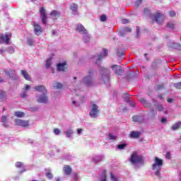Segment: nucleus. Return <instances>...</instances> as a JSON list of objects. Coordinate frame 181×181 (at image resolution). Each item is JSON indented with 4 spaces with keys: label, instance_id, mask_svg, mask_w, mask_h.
<instances>
[{
    "label": "nucleus",
    "instance_id": "nucleus-38",
    "mask_svg": "<svg viewBox=\"0 0 181 181\" xmlns=\"http://www.w3.org/2000/svg\"><path fill=\"white\" fill-rule=\"evenodd\" d=\"M74 132V131H73V129H69L68 130L66 131V135L70 136V135L73 134Z\"/></svg>",
    "mask_w": 181,
    "mask_h": 181
},
{
    "label": "nucleus",
    "instance_id": "nucleus-62",
    "mask_svg": "<svg viewBox=\"0 0 181 181\" xmlns=\"http://www.w3.org/2000/svg\"><path fill=\"white\" fill-rule=\"evenodd\" d=\"M109 139L110 140L115 139V136H110Z\"/></svg>",
    "mask_w": 181,
    "mask_h": 181
},
{
    "label": "nucleus",
    "instance_id": "nucleus-11",
    "mask_svg": "<svg viewBox=\"0 0 181 181\" xmlns=\"http://www.w3.org/2000/svg\"><path fill=\"white\" fill-rule=\"evenodd\" d=\"M16 125L18 127H23V128H28L29 126V121L28 120H23L20 119H17L15 120Z\"/></svg>",
    "mask_w": 181,
    "mask_h": 181
},
{
    "label": "nucleus",
    "instance_id": "nucleus-37",
    "mask_svg": "<svg viewBox=\"0 0 181 181\" xmlns=\"http://www.w3.org/2000/svg\"><path fill=\"white\" fill-rule=\"evenodd\" d=\"M174 87L178 90H181V82L174 83Z\"/></svg>",
    "mask_w": 181,
    "mask_h": 181
},
{
    "label": "nucleus",
    "instance_id": "nucleus-46",
    "mask_svg": "<svg viewBox=\"0 0 181 181\" xmlns=\"http://www.w3.org/2000/svg\"><path fill=\"white\" fill-rule=\"evenodd\" d=\"M141 4H142V0H137L135 2V5H136V6H139V5H141Z\"/></svg>",
    "mask_w": 181,
    "mask_h": 181
},
{
    "label": "nucleus",
    "instance_id": "nucleus-12",
    "mask_svg": "<svg viewBox=\"0 0 181 181\" xmlns=\"http://www.w3.org/2000/svg\"><path fill=\"white\" fill-rule=\"evenodd\" d=\"M33 26L35 35H36L37 36H40V35H42L43 29L42 28L40 25L39 23H34Z\"/></svg>",
    "mask_w": 181,
    "mask_h": 181
},
{
    "label": "nucleus",
    "instance_id": "nucleus-30",
    "mask_svg": "<svg viewBox=\"0 0 181 181\" xmlns=\"http://www.w3.org/2000/svg\"><path fill=\"white\" fill-rule=\"evenodd\" d=\"M1 122H3V124H4L6 127H8V125L6 124V123L8 122V117L2 116Z\"/></svg>",
    "mask_w": 181,
    "mask_h": 181
},
{
    "label": "nucleus",
    "instance_id": "nucleus-57",
    "mask_svg": "<svg viewBox=\"0 0 181 181\" xmlns=\"http://www.w3.org/2000/svg\"><path fill=\"white\" fill-rule=\"evenodd\" d=\"M160 88H163V85L158 86L157 90H160Z\"/></svg>",
    "mask_w": 181,
    "mask_h": 181
},
{
    "label": "nucleus",
    "instance_id": "nucleus-14",
    "mask_svg": "<svg viewBox=\"0 0 181 181\" xmlns=\"http://www.w3.org/2000/svg\"><path fill=\"white\" fill-rule=\"evenodd\" d=\"M64 173L66 176H70L71 175V172H73V169L70 165H65L63 168Z\"/></svg>",
    "mask_w": 181,
    "mask_h": 181
},
{
    "label": "nucleus",
    "instance_id": "nucleus-39",
    "mask_svg": "<svg viewBox=\"0 0 181 181\" xmlns=\"http://www.w3.org/2000/svg\"><path fill=\"white\" fill-rule=\"evenodd\" d=\"M110 178L112 181H118V178L112 173H110Z\"/></svg>",
    "mask_w": 181,
    "mask_h": 181
},
{
    "label": "nucleus",
    "instance_id": "nucleus-13",
    "mask_svg": "<svg viewBox=\"0 0 181 181\" xmlns=\"http://www.w3.org/2000/svg\"><path fill=\"white\" fill-rule=\"evenodd\" d=\"M112 70H113V71L116 74H118L119 76H121V74H122V73H124V70L122 69H121V67L119 66L118 65H113L112 66Z\"/></svg>",
    "mask_w": 181,
    "mask_h": 181
},
{
    "label": "nucleus",
    "instance_id": "nucleus-18",
    "mask_svg": "<svg viewBox=\"0 0 181 181\" xmlns=\"http://www.w3.org/2000/svg\"><path fill=\"white\" fill-rule=\"evenodd\" d=\"M66 64H67L66 63V62L58 64H57L58 71H65Z\"/></svg>",
    "mask_w": 181,
    "mask_h": 181
},
{
    "label": "nucleus",
    "instance_id": "nucleus-55",
    "mask_svg": "<svg viewBox=\"0 0 181 181\" xmlns=\"http://www.w3.org/2000/svg\"><path fill=\"white\" fill-rule=\"evenodd\" d=\"M82 132H83V129H77V134H78V135H80V134H81Z\"/></svg>",
    "mask_w": 181,
    "mask_h": 181
},
{
    "label": "nucleus",
    "instance_id": "nucleus-15",
    "mask_svg": "<svg viewBox=\"0 0 181 181\" xmlns=\"http://www.w3.org/2000/svg\"><path fill=\"white\" fill-rule=\"evenodd\" d=\"M35 91H38L39 93H42V94H47V89L45 86H38L34 88Z\"/></svg>",
    "mask_w": 181,
    "mask_h": 181
},
{
    "label": "nucleus",
    "instance_id": "nucleus-56",
    "mask_svg": "<svg viewBox=\"0 0 181 181\" xmlns=\"http://www.w3.org/2000/svg\"><path fill=\"white\" fill-rule=\"evenodd\" d=\"M149 12V8H144V13H148Z\"/></svg>",
    "mask_w": 181,
    "mask_h": 181
},
{
    "label": "nucleus",
    "instance_id": "nucleus-63",
    "mask_svg": "<svg viewBox=\"0 0 181 181\" xmlns=\"http://www.w3.org/2000/svg\"><path fill=\"white\" fill-rule=\"evenodd\" d=\"M2 81H4V79L0 77V83H2Z\"/></svg>",
    "mask_w": 181,
    "mask_h": 181
},
{
    "label": "nucleus",
    "instance_id": "nucleus-16",
    "mask_svg": "<svg viewBox=\"0 0 181 181\" xmlns=\"http://www.w3.org/2000/svg\"><path fill=\"white\" fill-rule=\"evenodd\" d=\"M76 32H78L81 35H83L84 33H87V30L84 28V26L81 24H77L76 25Z\"/></svg>",
    "mask_w": 181,
    "mask_h": 181
},
{
    "label": "nucleus",
    "instance_id": "nucleus-45",
    "mask_svg": "<svg viewBox=\"0 0 181 181\" xmlns=\"http://www.w3.org/2000/svg\"><path fill=\"white\" fill-rule=\"evenodd\" d=\"M122 23H123V25H127V23H129V20L124 18L122 20Z\"/></svg>",
    "mask_w": 181,
    "mask_h": 181
},
{
    "label": "nucleus",
    "instance_id": "nucleus-34",
    "mask_svg": "<svg viewBox=\"0 0 181 181\" xmlns=\"http://www.w3.org/2000/svg\"><path fill=\"white\" fill-rule=\"evenodd\" d=\"M45 175H46V177H47V179H49V180L53 179V174H52V173L50 172L47 173Z\"/></svg>",
    "mask_w": 181,
    "mask_h": 181
},
{
    "label": "nucleus",
    "instance_id": "nucleus-53",
    "mask_svg": "<svg viewBox=\"0 0 181 181\" xmlns=\"http://www.w3.org/2000/svg\"><path fill=\"white\" fill-rule=\"evenodd\" d=\"M167 119L166 117H163L161 119V123L162 124H165L166 122Z\"/></svg>",
    "mask_w": 181,
    "mask_h": 181
},
{
    "label": "nucleus",
    "instance_id": "nucleus-52",
    "mask_svg": "<svg viewBox=\"0 0 181 181\" xmlns=\"http://www.w3.org/2000/svg\"><path fill=\"white\" fill-rule=\"evenodd\" d=\"M133 121L134 122H137V121H138V116H134L133 117Z\"/></svg>",
    "mask_w": 181,
    "mask_h": 181
},
{
    "label": "nucleus",
    "instance_id": "nucleus-27",
    "mask_svg": "<svg viewBox=\"0 0 181 181\" xmlns=\"http://www.w3.org/2000/svg\"><path fill=\"white\" fill-rule=\"evenodd\" d=\"M101 181H107V170H103L101 175Z\"/></svg>",
    "mask_w": 181,
    "mask_h": 181
},
{
    "label": "nucleus",
    "instance_id": "nucleus-47",
    "mask_svg": "<svg viewBox=\"0 0 181 181\" xmlns=\"http://www.w3.org/2000/svg\"><path fill=\"white\" fill-rule=\"evenodd\" d=\"M169 15H170V16H175L176 13L174 11H171L169 12Z\"/></svg>",
    "mask_w": 181,
    "mask_h": 181
},
{
    "label": "nucleus",
    "instance_id": "nucleus-48",
    "mask_svg": "<svg viewBox=\"0 0 181 181\" xmlns=\"http://www.w3.org/2000/svg\"><path fill=\"white\" fill-rule=\"evenodd\" d=\"M21 97L22 98H25V97H26V95H28V93L26 91H24L21 93Z\"/></svg>",
    "mask_w": 181,
    "mask_h": 181
},
{
    "label": "nucleus",
    "instance_id": "nucleus-23",
    "mask_svg": "<svg viewBox=\"0 0 181 181\" xmlns=\"http://www.w3.org/2000/svg\"><path fill=\"white\" fill-rule=\"evenodd\" d=\"M169 46H170V47H172L173 49H179L181 47L180 44L176 43V42H171L169 45Z\"/></svg>",
    "mask_w": 181,
    "mask_h": 181
},
{
    "label": "nucleus",
    "instance_id": "nucleus-17",
    "mask_svg": "<svg viewBox=\"0 0 181 181\" xmlns=\"http://www.w3.org/2000/svg\"><path fill=\"white\" fill-rule=\"evenodd\" d=\"M156 111L162 112L164 114H168V109L163 107V106L160 104L156 105Z\"/></svg>",
    "mask_w": 181,
    "mask_h": 181
},
{
    "label": "nucleus",
    "instance_id": "nucleus-35",
    "mask_svg": "<svg viewBox=\"0 0 181 181\" xmlns=\"http://www.w3.org/2000/svg\"><path fill=\"white\" fill-rule=\"evenodd\" d=\"M63 87V85L60 83H55L54 85V88H62Z\"/></svg>",
    "mask_w": 181,
    "mask_h": 181
},
{
    "label": "nucleus",
    "instance_id": "nucleus-49",
    "mask_svg": "<svg viewBox=\"0 0 181 181\" xmlns=\"http://www.w3.org/2000/svg\"><path fill=\"white\" fill-rule=\"evenodd\" d=\"M74 93L76 95H78V93H81V90H80V89H75V90H74Z\"/></svg>",
    "mask_w": 181,
    "mask_h": 181
},
{
    "label": "nucleus",
    "instance_id": "nucleus-33",
    "mask_svg": "<svg viewBox=\"0 0 181 181\" xmlns=\"http://www.w3.org/2000/svg\"><path fill=\"white\" fill-rule=\"evenodd\" d=\"M7 50H8V53H10L11 54H12V53L15 52V48L13 46L8 47Z\"/></svg>",
    "mask_w": 181,
    "mask_h": 181
},
{
    "label": "nucleus",
    "instance_id": "nucleus-7",
    "mask_svg": "<svg viewBox=\"0 0 181 181\" xmlns=\"http://www.w3.org/2000/svg\"><path fill=\"white\" fill-rule=\"evenodd\" d=\"M108 54V50L104 49L103 52L100 53V55H95L93 57V60L95 62L96 64H98V62L100 60H102V59H104V57H106Z\"/></svg>",
    "mask_w": 181,
    "mask_h": 181
},
{
    "label": "nucleus",
    "instance_id": "nucleus-43",
    "mask_svg": "<svg viewBox=\"0 0 181 181\" xmlns=\"http://www.w3.org/2000/svg\"><path fill=\"white\" fill-rule=\"evenodd\" d=\"M54 134L55 135H60V129H54Z\"/></svg>",
    "mask_w": 181,
    "mask_h": 181
},
{
    "label": "nucleus",
    "instance_id": "nucleus-51",
    "mask_svg": "<svg viewBox=\"0 0 181 181\" xmlns=\"http://www.w3.org/2000/svg\"><path fill=\"white\" fill-rule=\"evenodd\" d=\"M124 32H131V28L127 27L124 29Z\"/></svg>",
    "mask_w": 181,
    "mask_h": 181
},
{
    "label": "nucleus",
    "instance_id": "nucleus-64",
    "mask_svg": "<svg viewBox=\"0 0 181 181\" xmlns=\"http://www.w3.org/2000/svg\"><path fill=\"white\" fill-rule=\"evenodd\" d=\"M57 181H61L60 178H57Z\"/></svg>",
    "mask_w": 181,
    "mask_h": 181
},
{
    "label": "nucleus",
    "instance_id": "nucleus-31",
    "mask_svg": "<svg viewBox=\"0 0 181 181\" xmlns=\"http://www.w3.org/2000/svg\"><path fill=\"white\" fill-rule=\"evenodd\" d=\"M167 28H169L170 29H175V24L173 22L170 21L167 23Z\"/></svg>",
    "mask_w": 181,
    "mask_h": 181
},
{
    "label": "nucleus",
    "instance_id": "nucleus-60",
    "mask_svg": "<svg viewBox=\"0 0 181 181\" xmlns=\"http://www.w3.org/2000/svg\"><path fill=\"white\" fill-rule=\"evenodd\" d=\"M136 33H139V27L136 28Z\"/></svg>",
    "mask_w": 181,
    "mask_h": 181
},
{
    "label": "nucleus",
    "instance_id": "nucleus-61",
    "mask_svg": "<svg viewBox=\"0 0 181 181\" xmlns=\"http://www.w3.org/2000/svg\"><path fill=\"white\" fill-rule=\"evenodd\" d=\"M158 98H160V100H163V97L162 96V95H159Z\"/></svg>",
    "mask_w": 181,
    "mask_h": 181
},
{
    "label": "nucleus",
    "instance_id": "nucleus-4",
    "mask_svg": "<svg viewBox=\"0 0 181 181\" xmlns=\"http://www.w3.org/2000/svg\"><path fill=\"white\" fill-rule=\"evenodd\" d=\"M129 161L132 165H136V163H144V158L141 156L138 155V152L134 151L132 153L129 158Z\"/></svg>",
    "mask_w": 181,
    "mask_h": 181
},
{
    "label": "nucleus",
    "instance_id": "nucleus-2",
    "mask_svg": "<svg viewBox=\"0 0 181 181\" xmlns=\"http://www.w3.org/2000/svg\"><path fill=\"white\" fill-rule=\"evenodd\" d=\"M162 166H163V160L162 159L155 157L154 163L152 165L153 170H155L156 176H160V170H162Z\"/></svg>",
    "mask_w": 181,
    "mask_h": 181
},
{
    "label": "nucleus",
    "instance_id": "nucleus-10",
    "mask_svg": "<svg viewBox=\"0 0 181 181\" xmlns=\"http://www.w3.org/2000/svg\"><path fill=\"white\" fill-rule=\"evenodd\" d=\"M40 13L43 25H46L47 23V16L46 15V10L43 7L40 8Z\"/></svg>",
    "mask_w": 181,
    "mask_h": 181
},
{
    "label": "nucleus",
    "instance_id": "nucleus-3",
    "mask_svg": "<svg viewBox=\"0 0 181 181\" xmlns=\"http://www.w3.org/2000/svg\"><path fill=\"white\" fill-rule=\"evenodd\" d=\"M100 81H103L105 84H107L110 81V74H111V71L107 68L100 67Z\"/></svg>",
    "mask_w": 181,
    "mask_h": 181
},
{
    "label": "nucleus",
    "instance_id": "nucleus-28",
    "mask_svg": "<svg viewBox=\"0 0 181 181\" xmlns=\"http://www.w3.org/2000/svg\"><path fill=\"white\" fill-rule=\"evenodd\" d=\"M142 134L140 132H132L129 136H141Z\"/></svg>",
    "mask_w": 181,
    "mask_h": 181
},
{
    "label": "nucleus",
    "instance_id": "nucleus-19",
    "mask_svg": "<svg viewBox=\"0 0 181 181\" xmlns=\"http://www.w3.org/2000/svg\"><path fill=\"white\" fill-rule=\"evenodd\" d=\"M6 97H8V94L6 92L3 90H0V101L2 103L4 101H6Z\"/></svg>",
    "mask_w": 181,
    "mask_h": 181
},
{
    "label": "nucleus",
    "instance_id": "nucleus-50",
    "mask_svg": "<svg viewBox=\"0 0 181 181\" xmlns=\"http://www.w3.org/2000/svg\"><path fill=\"white\" fill-rule=\"evenodd\" d=\"M165 158H167V159H170V152L166 153Z\"/></svg>",
    "mask_w": 181,
    "mask_h": 181
},
{
    "label": "nucleus",
    "instance_id": "nucleus-42",
    "mask_svg": "<svg viewBox=\"0 0 181 181\" xmlns=\"http://www.w3.org/2000/svg\"><path fill=\"white\" fill-rule=\"evenodd\" d=\"M100 22H105V21H107V16H105V15H102L100 16Z\"/></svg>",
    "mask_w": 181,
    "mask_h": 181
},
{
    "label": "nucleus",
    "instance_id": "nucleus-25",
    "mask_svg": "<svg viewBox=\"0 0 181 181\" xmlns=\"http://www.w3.org/2000/svg\"><path fill=\"white\" fill-rule=\"evenodd\" d=\"M140 103H141V104H143V105H144V107H150L151 104L149 103H148V101H146L144 98H141L139 99Z\"/></svg>",
    "mask_w": 181,
    "mask_h": 181
},
{
    "label": "nucleus",
    "instance_id": "nucleus-22",
    "mask_svg": "<svg viewBox=\"0 0 181 181\" xmlns=\"http://www.w3.org/2000/svg\"><path fill=\"white\" fill-rule=\"evenodd\" d=\"M83 35V40L85 43H88V42H90V35H88V33H84V34H82Z\"/></svg>",
    "mask_w": 181,
    "mask_h": 181
},
{
    "label": "nucleus",
    "instance_id": "nucleus-26",
    "mask_svg": "<svg viewBox=\"0 0 181 181\" xmlns=\"http://www.w3.org/2000/svg\"><path fill=\"white\" fill-rule=\"evenodd\" d=\"M14 115L18 118H23L25 117V112L17 111L14 112Z\"/></svg>",
    "mask_w": 181,
    "mask_h": 181
},
{
    "label": "nucleus",
    "instance_id": "nucleus-41",
    "mask_svg": "<svg viewBox=\"0 0 181 181\" xmlns=\"http://www.w3.org/2000/svg\"><path fill=\"white\" fill-rule=\"evenodd\" d=\"M127 146V144H122L117 146L118 149H124Z\"/></svg>",
    "mask_w": 181,
    "mask_h": 181
},
{
    "label": "nucleus",
    "instance_id": "nucleus-29",
    "mask_svg": "<svg viewBox=\"0 0 181 181\" xmlns=\"http://www.w3.org/2000/svg\"><path fill=\"white\" fill-rule=\"evenodd\" d=\"M50 66H52V58H49L48 59H47V62L45 63L46 69H50Z\"/></svg>",
    "mask_w": 181,
    "mask_h": 181
},
{
    "label": "nucleus",
    "instance_id": "nucleus-20",
    "mask_svg": "<svg viewBox=\"0 0 181 181\" xmlns=\"http://www.w3.org/2000/svg\"><path fill=\"white\" fill-rule=\"evenodd\" d=\"M21 75L23 76V77L25 80H28V81H30V76H29V74L27 72V71L21 70Z\"/></svg>",
    "mask_w": 181,
    "mask_h": 181
},
{
    "label": "nucleus",
    "instance_id": "nucleus-59",
    "mask_svg": "<svg viewBox=\"0 0 181 181\" xmlns=\"http://www.w3.org/2000/svg\"><path fill=\"white\" fill-rule=\"evenodd\" d=\"M0 53H5V49H0Z\"/></svg>",
    "mask_w": 181,
    "mask_h": 181
},
{
    "label": "nucleus",
    "instance_id": "nucleus-44",
    "mask_svg": "<svg viewBox=\"0 0 181 181\" xmlns=\"http://www.w3.org/2000/svg\"><path fill=\"white\" fill-rule=\"evenodd\" d=\"M27 43H28V45H29V46H32V45H33V40L28 39Z\"/></svg>",
    "mask_w": 181,
    "mask_h": 181
},
{
    "label": "nucleus",
    "instance_id": "nucleus-24",
    "mask_svg": "<svg viewBox=\"0 0 181 181\" xmlns=\"http://www.w3.org/2000/svg\"><path fill=\"white\" fill-rule=\"evenodd\" d=\"M180 127H181V122H178L172 126L171 129L173 131H176V129H179Z\"/></svg>",
    "mask_w": 181,
    "mask_h": 181
},
{
    "label": "nucleus",
    "instance_id": "nucleus-58",
    "mask_svg": "<svg viewBox=\"0 0 181 181\" xmlns=\"http://www.w3.org/2000/svg\"><path fill=\"white\" fill-rule=\"evenodd\" d=\"M167 101H168V103H173V99L168 98Z\"/></svg>",
    "mask_w": 181,
    "mask_h": 181
},
{
    "label": "nucleus",
    "instance_id": "nucleus-1",
    "mask_svg": "<svg viewBox=\"0 0 181 181\" xmlns=\"http://www.w3.org/2000/svg\"><path fill=\"white\" fill-rule=\"evenodd\" d=\"M93 70H89L88 76H85L82 80V83L83 86H86V87H93L94 86H97V82H95V80L93 78Z\"/></svg>",
    "mask_w": 181,
    "mask_h": 181
},
{
    "label": "nucleus",
    "instance_id": "nucleus-32",
    "mask_svg": "<svg viewBox=\"0 0 181 181\" xmlns=\"http://www.w3.org/2000/svg\"><path fill=\"white\" fill-rule=\"evenodd\" d=\"M51 16H60V13L59 11L54 10L50 13Z\"/></svg>",
    "mask_w": 181,
    "mask_h": 181
},
{
    "label": "nucleus",
    "instance_id": "nucleus-6",
    "mask_svg": "<svg viewBox=\"0 0 181 181\" xmlns=\"http://www.w3.org/2000/svg\"><path fill=\"white\" fill-rule=\"evenodd\" d=\"M47 93H42L41 95H37V101L40 104H49V96Z\"/></svg>",
    "mask_w": 181,
    "mask_h": 181
},
{
    "label": "nucleus",
    "instance_id": "nucleus-36",
    "mask_svg": "<svg viewBox=\"0 0 181 181\" xmlns=\"http://www.w3.org/2000/svg\"><path fill=\"white\" fill-rule=\"evenodd\" d=\"M72 107H79L80 104L78 103V102L72 100V104H71Z\"/></svg>",
    "mask_w": 181,
    "mask_h": 181
},
{
    "label": "nucleus",
    "instance_id": "nucleus-8",
    "mask_svg": "<svg viewBox=\"0 0 181 181\" xmlns=\"http://www.w3.org/2000/svg\"><path fill=\"white\" fill-rule=\"evenodd\" d=\"M99 112L100 110H98V106L96 104H93L90 107L89 115H90L92 118H97V115H98Z\"/></svg>",
    "mask_w": 181,
    "mask_h": 181
},
{
    "label": "nucleus",
    "instance_id": "nucleus-5",
    "mask_svg": "<svg viewBox=\"0 0 181 181\" xmlns=\"http://www.w3.org/2000/svg\"><path fill=\"white\" fill-rule=\"evenodd\" d=\"M152 19L158 25H162V23H163V21H165V15L159 11H157L156 13L152 16Z\"/></svg>",
    "mask_w": 181,
    "mask_h": 181
},
{
    "label": "nucleus",
    "instance_id": "nucleus-54",
    "mask_svg": "<svg viewBox=\"0 0 181 181\" xmlns=\"http://www.w3.org/2000/svg\"><path fill=\"white\" fill-rule=\"evenodd\" d=\"M25 90L26 91H28V90H30V86H29V85H25Z\"/></svg>",
    "mask_w": 181,
    "mask_h": 181
},
{
    "label": "nucleus",
    "instance_id": "nucleus-40",
    "mask_svg": "<svg viewBox=\"0 0 181 181\" xmlns=\"http://www.w3.org/2000/svg\"><path fill=\"white\" fill-rule=\"evenodd\" d=\"M16 168H23V163L22 162H16Z\"/></svg>",
    "mask_w": 181,
    "mask_h": 181
},
{
    "label": "nucleus",
    "instance_id": "nucleus-9",
    "mask_svg": "<svg viewBox=\"0 0 181 181\" xmlns=\"http://www.w3.org/2000/svg\"><path fill=\"white\" fill-rule=\"evenodd\" d=\"M12 34L10 33H6L5 35L0 34V43H9V39H11Z\"/></svg>",
    "mask_w": 181,
    "mask_h": 181
},
{
    "label": "nucleus",
    "instance_id": "nucleus-21",
    "mask_svg": "<svg viewBox=\"0 0 181 181\" xmlns=\"http://www.w3.org/2000/svg\"><path fill=\"white\" fill-rule=\"evenodd\" d=\"M78 6L76 4H72L70 6L71 10L72 11L73 15H77V8Z\"/></svg>",
    "mask_w": 181,
    "mask_h": 181
}]
</instances>
